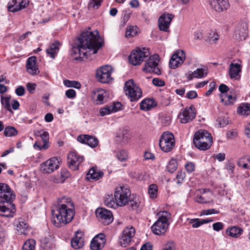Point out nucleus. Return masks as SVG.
Returning <instances> with one entry per match:
<instances>
[{
	"instance_id": "14",
	"label": "nucleus",
	"mask_w": 250,
	"mask_h": 250,
	"mask_svg": "<svg viewBox=\"0 0 250 250\" xmlns=\"http://www.w3.org/2000/svg\"><path fill=\"white\" fill-rule=\"evenodd\" d=\"M97 217L100 221L105 225L110 224L113 221V216L111 212L104 208H99L96 210Z\"/></svg>"
},
{
	"instance_id": "15",
	"label": "nucleus",
	"mask_w": 250,
	"mask_h": 250,
	"mask_svg": "<svg viewBox=\"0 0 250 250\" xmlns=\"http://www.w3.org/2000/svg\"><path fill=\"white\" fill-rule=\"evenodd\" d=\"M135 229L132 227L125 228L120 239V243L122 247H126L131 242V239L135 235Z\"/></svg>"
},
{
	"instance_id": "35",
	"label": "nucleus",
	"mask_w": 250,
	"mask_h": 250,
	"mask_svg": "<svg viewBox=\"0 0 250 250\" xmlns=\"http://www.w3.org/2000/svg\"><path fill=\"white\" fill-rule=\"evenodd\" d=\"M243 230L236 227H233L227 229L226 234L231 237H238L242 233Z\"/></svg>"
},
{
	"instance_id": "54",
	"label": "nucleus",
	"mask_w": 250,
	"mask_h": 250,
	"mask_svg": "<svg viewBox=\"0 0 250 250\" xmlns=\"http://www.w3.org/2000/svg\"><path fill=\"white\" fill-rule=\"evenodd\" d=\"M69 175L68 172L65 170H63L61 172L60 174V177L59 179H56V182L60 183L63 182L65 179L67 178Z\"/></svg>"
},
{
	"instance_id": "20",
	"label": "nucleus",
	"mask_w": 250,
	"mask_h": 250,
	"mask_svg": "<svg viewBox=\"0 0 250 250\" xmlns=\"http://www.w3.org/2000/svg\"><path fill=\"white\" fill-rule=\"evenodd\" d=\"M105 242V235L100 233L96 235L91 240L90 248L92 250H100L104 247Z\"/></svg>"
},
{
	"instance_id": "64",
	"label": "nucleus",
	"mask_w": 250,
	"mask_h": 250,
	"mask_svg": "<svg viewBox=\"0 0 250 250\" xmlns=\"http://www.w3.org/2000/svg\"><path fill=\"white\" fill-rule=\"evenodd\" d=\"M197 97V93L195 91L191 90L188 91L186 95V97L189 99H192Z\"/></svg>"
},
{
	"instance_id": "63",
	"label": "nucleus",
	"mask_w": 250,
	"mask_h": 250,
	"mask_svg": "<svg viewBox=\"0 0 250 250\" xmlns=\"http://www.w3.org/2000/svg\"><path fill=\"white\" fill-rule=\"evenodd\" d=\"M229 89L228 86L224 84H221L219 87V90L221 92V94H226Z\"/></svg>"
},
{
	"instance_id": "45",
	"label": "nucleus",
	"mask_w": 250,
	"mask_h": 250,
	"mask_svg": "<svg viewBox=\"0 0 250 250\" xmlns=\"http://www.w3.org/2000/svg\"><path fill=\"white\" fill-rule=\"evenodd\" d=\"M128 203L129 206L133 210L137 209L140 206V201L138 197H135L132 199L129 197Z\"/></svg>"
},
{
	"instance_id": "56",
	"label": "nucleus",
	"mask_w": 250,
	"mask_h": 250,
	"mask_svg": "<svg viewBox=\"0 0 250 250\" xmlns=\"http://www.w3.org/2000/svg\"><path fill=\"white\" fill-rule=\"evenodd\" d=\"M213 229L216 231H219L223 229L224 228V225L221 222H216L212 225Z\"/></svg>"
},
{
	"instance_id": "8",
	"label": "nucleus",
	"mask_w": 250,
	"mask_h": 250,
	"mask_svg": "<svg viewBox=\"0 0 250 250\" xmlns=\"http://www.w3.org/2000/svg\"><path fill=\"white\" fill-rule=\"evenodd\" d=\"M175 146V139L173 135L169 132H164L159 140V146L165 152L170 151Z\"/></svg>"
},
{
	"instance_id": "51",
	"label": "nucleus",
	"mask_w": 250,
	"mask_h": 250,
	"mask_svg": "<svg viewBox=\"0 0 250 250\" xmlns=\"http://www.w3.org/2000/svg\"><path fill=\"white\" fill-rule=\"evenodd\" d=\"M177 168V162L175 159H171L167 166L169 172L173 173Z\"/></svg>"
},
{
	"instance_id": "19",
	"label": "nucleus",
	"mask_w": 250,
	"mask_h": 250,
	"mask_svg": "<svg viewBox=\"0 0 250 250\" xmlns=\"http://www.w3.org/2000/svg\"><path fill=\"white\" fill-rule=\"evenodd\" d=\"M173 18L174 15L171 14L164 13L162 15L158 20L159 29L165 32L168 31L170 22Z\"/></svg>"
},
{
	"instance_id": "30",
	"label": "nucleus",
	"mask_w": 250,
	"mask_h": 250,
	"mask_svg": "<svg viewBox=\"0 0 250 250\" xmlns=\"http://www.w3.org/2000/svg\"><path fill=\"white\" fill-rule=\"evenodd\" d=\"M103 172L97 167H93L88 171L87 174V178L88 180L93 179L97 180L103 177Z\"/></svg>"
},
{
	"instance_id": "21",
	"label": "nucleus",
	"mask_w": 250,
	"mask_h": 250,
	"mask_svg": "<svg viewBox=\"0 0 250 250\" xmlns=\"http://www.w3.org/2000/svg\"><path fill=\"white\" fill-rule=\"evenodd\" d=\"M211 8L218 12L227 10L229 5L228 0H209Z\"/></svg>"
},
{
	"instance_id": "4",
	"label": "nucleus",
	"mask_w": 250,
	"mask_h": 250,
	"mask_svg": "<svg viewBox=\"0 0 250 250\" xmlns=\"http://www.w3.org/2000/svg\"><path fill=\"white\" fill-rule=\"evenodd\" d=\"M193 143L196 147L201 150H206L210 148L212 143V138L210 133L205 130H200L194 135Z\"/></svg>"
},
{
	"instance_id": "50",
	"label": "nucleus",
	"mask_w": 250,
	"mask_h": 250,
	"mask_svg": "<svg viewBox=\"0 0 250 250\" xmlns=\"http://www.w3.org/2000/svg\"><path fill=\"white\" fill-rule=\"evenodd\" d=\"M116 157L118 160L124 162L126 161L128 158V153L125 150H122L117 152Z\"/></svg>"
},
{
	"instance_id": "31",
	"label": "nucleus",
	"mask_w": 250,
	"mask_h": 250,
	"mask_svg": "<svg viewBox=\"0 0 250 250\" xmlns=\"http://www.w3.org/2000/svg\"><path fill=\"white\" fill-rule=\"evenodd\" d=\"M16 229L21 234L26 235L28 231V225L22 219H20L15 223Z\"/></svg>"
},
{
	"instance_id": "59",
	"label": "nucleus",
	"mask_w": 250,
	"mask_h": 250,
	"mask_svg": "<svg viewBox=\"0 0 250 250\" xmlns=\"http://www.w3.org/2000/svg\"><path fill=\"white\" fill-rule=\"evenodd\" d=\"M152 83L157 86H162L165 85L164 81L159 78H154L152 80Z\"/></svg>"
},
{
	"instance_id": "10",
	"label": "nucleus",
	"mask_w": 250,
	"mask_h": 250,
	"mask_svg": "<svg viewBox=\"0 0 250 250\" xmlns=\"http://www.w3.org/2000/svg\"><path fill=\"white\" fill-rule=\"evenodd\" d=\"M159 61L160 58L158 55L154 54L150 56L145 63L143 70L147 72L153 73L157 75H160L161 74V71L158 67Z\"/></svg>"
},
{
	"instance_id": "58",
	"label": "nucleus",
	"mask_w": 250,
	"mask_h": 250,
	"mask_svg": "<svg viewBox=\"0 0 250 250\" xmlns=\"http://www.w3.org/2000/svg\"><path fill=\"white\" fill-rule=\"evenodd\" d=\"M15 92L18 96H22L25 93V88L22 86H19L16 89Z\"/></svg>"
},
{
	"instance_id": "24",
	"label": "nucleus",
	"mask_w": 250,
	"mask_h": 250,
	"mask_svg": "<svg viewBox=\"0 0 250 250\" xmlns=\"http://www.w3.org/2000/svg\"><path fill=\"white\" fill-rule=\"evenodd\" d=\"M36 57L34 56L29 57L26 62V69L28 73L32 75L39 74L38 68L36 65Z\"/></svg>"
},
{
	"instance_id": "52",
	"label": "nucleus",
	"mask_w": 250,
	"mask_h": 250,
	"mask_svg": "<svg viewBox=\"0 0 250 250\" xmlns=\"http://www.w3.org/2000/svg\"><path fill=\"white\" fill-rule=\"evenodd\" d=\"M42 138V142L43 143V147L44 149H46L48 148L49 145L48 140L49 139V134L46 131H43L42 132V134L40 137Z\"/></svg>"
},
{
	"instance_id": "18",
	"label": "nucleus",
	"mask_w": 250,
	"mask_h": 250,
	"mask_svg": "<svg viewBox=\"0 0 250 250\" xmlns=\"http://www.w3.org/2000/svg\"><path fill=\"white\" fill-rule=\"evenodd\" d=\"M108 93L102 89L93 90L92 92L91 98L97 104H102L107 101Z\"/></svg>"
},
{
	"instance_id": "43",
	"label": "nucleus",
	"mask_w": 250,
	"mask_h": 250,
	"mask_svg": "<svg viewBox=\"0 0 250 250\" xmlns=\"http://www.w3.org/2000/svg\"><path fill=\"white\" fill-rule=\"evenodd\" d=\"M138 27L137 26H130L127 28L125 32V37L129 38L135 36L138 33Z\"/></svg>"
},
{
	"instance_id": "29",
	"label": "nucleus",
	"mask_w": 250,
	"mask_h": 250,
	"mask_svg": "<svg viewBox=\"0 0 250 250\" xmlns=\"http://www.w3.org/2000/svg\"><path fill=\"white\" fill-rule=\"evenodd\" d=\"M13 4H10L8 6L9 11L12 12H15L21 10L26 7L29 3L28 0H21L19 2L18 4H17V0H13Z\"/></svg>"
},
{
	"instance_id": "41",
	"label": "nucleus",
	"mask_w": 250,
	"mask_h": 250,
	"mask_svg": "<svg viewBox=\"0 0 250 250\" xmlns=\"http://www.w3.org/2000/svg\"><path fill=\"white\" fill-rule=\"evenodd\" d=\"M237 112L241 115H248L250 114V104L247 103L240 105L238 108Z\"/></svg>"
},
{
	"instance_id": "40",
	"label": "nucleus",
	"mask_w": 250,
	"mask_h": 250,
	"mask_svg": "<svg viewBox=\"0 0 250 250\" xmlns=\"http://www.w3.org/2000/svg\"><path fill=\"white\" fill-rule=\"evenodd\" d=\"M104 205L108 208H115L119 207L116 203V201L114 200L112 196L107 195L105 197L104 201Z\"/></svg>"
},
{
	"instance_id": "26",
	"label": "nucleus",
	"mask_w": 250,
	"mask_h": 250,
	"mask_svg": "<svg viewBox=\"0 0 250 250\" xmlns=\"http://www.w3.org/2000/svg\"><path fill=\"white\" fill-rule=\"evenodd\" d=\"M208 73V69L206 67H204L197 68L194 72H189L187 75L188 80H191L193 78H204L207 76Z\"/></svg>"
},
{
	"instance_id": "32",
	"label": "nucleus",
	"mask_w": 250,
	"mask_h": 250,
	"mask_svg": "<svg viewBox=\"0 0 250 250\" xmlns=\"http://www.w3.org/2000/svg\"><path fill=\"white\" fill-rule=\"evenodd\" d=\"M117 137L118 140L122 143L126 144L130 139V134L129 131L126 129H122L118 133Z\"/></svg>"
},
{
	"instance_id": "17",
	"label": "nucleus",
	"mask_w": 250,
	"mask_h": 250,
	"mask_svg": "<svg viewBox=\"0 0 250 250\" xmlns=\"http://www.w3.org/2000/svg\"><path fill=\"white\" fill-rule=\"evenodd\" d=\"M68 163L70 168L77 170L79 165L83 162V158L78 155L76 152L71 151L67 156Z\"/></svg>"
},
{
	"instance_id": "49",
	"label": "nucleus",
	"mask_w": 250,
	"mask_h": 250,
	"mask_svg": "<svg viewBox=\"0 0 250 250\" xmlns=\"http://www.w3.org/2000/svg\"><path fill=\"white\" fill-rule=\"evenodd\" d=\"M158 191L157 186L155 184L150 185L148 189V192L151 198H155L157 197Z\"/></svg>"
},
{
	"instance_id": "11",
	"label": "nucleus",
	"mask_w": 250,
	"mask_h": 250,
	"mask_svg": "<svg viewBox=\"0 0 250 250\" xmlns=\"http://www.w3.org/2000/svg\"><path fill=\"white\" fill-rule=\"evenodd\" d=\"M112 71L113 68L110 65H106L102 66L97 71V79L102 83H109L113 80L111 77Z\"/></svg>"
},
{
	"instance_id": "42",
	"label": "nucleus",
	"mask_w": 250,
	"mask_h": 250,
	"mask_svg": "<svg viewBox=\"0 0 250 250\" xmlns=\"http://www.w3.org/2000/svg\"><path fill=\"white\" fill-rule=\"evenodd\" d=\"M36 241L30 239L26 241L23 245L22 250H35Z\"/></svg>"
},
{
	"instance_id": "60",
	"label": "nucleus",
	"mask_w": 250,
	"mask_h": 250,
	"mask_svg": "<svg viewBox=\"0 0 250 250\" xmlns=\"http://www.w3.org/2000/svg\"><path fill=\"white\" fill-rule=\"evenodd\" d=\"M66 96L70 99H73L76 97V92L74 90L70 89L65 92Z\"/></svg>"
},
{
	"instance_id": "16",
	"label": "nucleus",
	"mask_w": 250,
	"mask_h": 250,
	"mask_svg": "<svg viewBox=\"0 0 250 250\" xmlns=\"http://www.w3.org/2000/svg\"><path fill=\"white\" fill-rule=\"evenodd\" d=\"M196 112L195 108L192 106L186 108L181 112L178 116L180 122L183 124H186L191 122L195 118Z\"/></svg>"
},
{
	"instance_id": "25",
	"label": "nucleus",
	"mask_w": 250,
	"mask_h": 250,
	"mask_svg": "<svg viewBox=\"0 0 250 250\" xmlns=\"http://www.w3.org/2000/svg\"><path fill=\"white\" fill-rule=\"evenodd\" d=\"M75 234L76 236L71 240V246L75 249H78L84 245L83 234L81 231H76Z\"/></svg>"
},
{
	"instance_id": "38",
	"label": "nucleus",
	"mask_w": 250,
	"mask_h": 250,
	"mask_svg": "<svg viewBox=\"0 0 250 250\" xmlns=\"http://www.w3.org/2000/svg\"><path fill=\"white\" fill-rule=\"evenodd\" d=\"M154 105V101L150 99H146L140 103V109L144 110H149Z\"/></svg>"
},
{
	"instance_id": "46",
	"label": "nucleus",
	"mask_w": 250,
	"mask_h": 250,
	"mask_svg": "<svg viewBox=\"0 0 250 250\" xmlns=\"http://www.w3.org/2000/svg\"><path fill=\"white\" fill-rule=\"evenodd\" d=\"M64 85L68 87H74L75 88L79 89L81 87V83L75 81H69L68 80H65L63 81Z\"/></svg>"
},
{
	"instance_id": "48",
	"label": "nucleus",
	"mask_w": 250,
	"mask_h": 250,
	"mask_svg": "<svg viewBox=\"0 0 250 250\" xmlns=\"http://www.w3.org/2000/svg\"><path fill=\"white\" fill-rule=\"evenodd\" d=\"M237 164L239 167L250 169V161L249 159L244 157L241 158L238 160Z\"/></svg>"
},
{
	"instance_id": "53",
	"label": "nucleus",
	"mask_w": 250,
	"mask_h": 250,
	"mask_svg": "<svg viewBox=\"0 0 250 250\" xmlns=\"http://www.w3.org/2000/svg\"><path fill=\"white\" fill-rule=\"evenodd\" d=\"M102 1L103 0H90L88 4V8L89 9L99 8Z\"/></svg>"
},
{
	"instance_id": "2",
	"label": "nucleus",
	"mask_w": 250,
	"mask_h": 250,
	"mask_svg": "<svg viewBox=\"0 0 250 250\" xmlns=\"http://www.w3.org/2000/svg\"><path fill=\"white\" fill-rule=\"evenodd\" d=\"M74 206L70 198L62 197L58 199L56 210H52V222L57 227L70 222L74 216Z\"/></svg>"
},
{
	"instance_id": "6",
	"label": "nucleus",
	"mask_w": 250,
	"mask_h": 250,
	"mask_svg": "<svg viewBox=\"0 0 250 250\" xmlns=\"http://www.w3.org/2000/svg\"><path fill=\"white\" fill-rule=\"evenodd\" d=\"M124 90L126 95L131 102L137 101L142 96V90L132 79L125 83Z\"/></svg>"
},
{
	"instance_id": "44",
	"label": "nucleus",
	"mask_w": 250,
	"mask_h": 250,
	"mask_svg": "<svg viewBox=\"0 0 250 250\" xmlns=\"http://www.w3.org/2000/svg\"><path fill=\"white\" fill-rule=\"evenodd\" d=\"M18 134V131L12 126L6 127L4 130V135L6 137L15 136Z\"/></svg>"
},
{
	"instance_id": "34",
	"label": "nucleus",
	"mask_w": 250,
	"mask_h": 250,
	"mask_svg": "<svg viewBox=\"0 0 250 250\" xmlns=\"http://www.w3.org/2000/svg\"><path fill=\"white\" fill-rule=\"evenodd\" d=\"M221 101L225 105H229L233 104L236 100V97L227 94H220Z\"/></svg>"
},
{
	"instance_id": "12",
	"label": "nucleus",
	"mask_w": 250,
	"mask_h": 250,
	"mask_svg": "<svg viewBox=\"0 0 250 250\" xmlns=\"http://www.w3.org/2000/svg\"><path fill=\"white\" fill-rule=\"evenodd\" d=\"M59 161L57 158L53 157L41 165V170L43 173L49 174L59 168Z\"/></svg>"
},
{
	"instance_id": "1",
	"label": "nucleus",
	"mask_w": 250,
	"mask_h": 250,
	"mask_svg": "<svg viewBox=\"0 0 250 250\" xmlns=\"http://www.w3.org/2000/svg\"><path fill=\"white\" fill-rule=\"evenodd\" d=\"M103 43V41L97 30L94 32L83 31L78 38L76 45L72 48V57L75 60L87 58L91 54L97 53Z\"/></svg>"
},
{
	"instance_id": "33",
	"label": "nucleus",
	"mask_w": 250,
	"mask_h": 250,
	"mask_svg": "<svg viewBox=\"0 0 250 250\" xmlns=\"http://www.w3.org/2000/svg\"><path fill=\"white\" fill-rule=\"evenodd\" d=\"M60 42L55 41L50 44V46L46 50V53L51 58L54 59L59 50Z\"/></svg>"
},
{
	"instance_id": "36",
	"label": "nucleus",
	"mask_w": 250,
	"mask_h": 250,
	"mask_svg": "<svg viewBox=\"0 0 250 250\" xmlns=\"http://www.w3.org/2000/svg\"><path fill=\"white\" fill-rule=\"evenodd\" d=\"M200 192L202 194V195H197L195 198V201L201 204H207V203H213V200H208L206 199L205 195L206 193V189H201Z\"/></svg>"
},
{
	"instance_id": "27",
	"label": "nucleus",
	"mask_w": 250,
	"mask_h": 250,
	"mask_svg": "<svg viewBox=\"0 0 250 250\" xmlns=\"http://www.w3.org/2000/svg\"><path fill=\"white\" fill-rule=\"evenodd\" d=\"M248 27L246 23H243L237 27L235 32L234 36L237 40H245L247 36Z\"/></svg>"
},
{
	"instance_id": "28",
	"label": "nucleus",
	"mask_w": 250,
	"mask_h": 250,
	"mask_svg": "<svg viewBox=\"0 0 250 250\" xmlns=\"http://www.w3.org/2000/svg\"><path fill=\"white\" fill-rule=\"evenodd\" d=\"M241 71V66L238 63L231 62L229 67V75L231 79L238 80L240 78L239 73Z\"/></svg>"
},
{
	"instance_id": "22",
	"label": "nucleus",
	"mask_w": 250,
	"mask_h": 250,
	"mask_svg": "<svg viewBox=\"0 0 250 250\" xmlns=\"http://www.w3.org/2000/svg\"><path fill=\"white\" fill-rule=\"evenodd\" d=\"M122 105L121 103L119 102L106 105L100 109V114L101 116H104L111 113L116 112L121 109Z\"/></svg>"
},
{
	"instance_id": "47",
	"label": "nucleus",
	"mask_w": 250,
	"mask_h": 250,
	"mask_svg": "<svg viewBox=\"0 0 250 250\" xmlns=\"http://www.w3.org/2000/svg\"><path fill=\"white\" fill-rule=\"evenodd\" d=\"M10 99L9 96H1V103L4 106V107L8 111L12 112L10 104Z\"/></svg>"
},
{
	"instance_id": "55",
	"label": "nucleus",
	"mask_w": 250,
	"mask_h": 250,
	"mask_svg": "<svg viewBox=\"0 0 250 250\" xmlns=\"http://www.w3.org/2000/svg\"><path fill=\"white\" fill-rule=\"evenodd\" d=\"M185 168L188 173H191L195 170V165L192 162H188L185 165Z\"/></svg>"
},
{
	"instance_id": "9",
	"label": "nucleus",
	"mask_w": 250,
	"mask_h": 250,
	"mask_svg": "<svg viewBox=\"0 0 250 250\" xmlns=\"http://www.w3.org/2000/svg\"><path fill=\"white\" fill-rule=\"evenodd\" d=\"M149 55V53L147 49L138 48L132 52L129 56V61L130 63L134 65H139Z\"/></svg>"
},
{
	"instance_id": "23",
	"label": "nucleus",
	"mask_w": 250,
	"mask_h": 250,
	"mask_svg": "<svg viewBox=\"0 0 250 250\" xmlns=\"http://www.w3.org/2000/svg\"><path fill=\"white\" fill-rule=\"evenodd\" d=\"M77 141L83 144H85L91 147H96L98 144V139L88 135H80L77 137Z\"/></svg>"
},
{
	"instance_id": "62",
	"label": "nucleus",
	"mask_w": 250,
	"mask_h": 250,
	"mask_svg": "<svg viewBox=\"0 0 250 250\" xmlns=\"http://www.w3.org/2000/svg\"><path fill=\"white\" fill-rule=\"evenodd\" d=\"M36 86V84L34 83H28L26 85L27 89L31 94L34 93Z\"/></svg>"
},
{
	"instance_id": "61",
	"label": "nucleus",
	"mask_w": 250,
	"mask_h": 250,
	"mask_svg": "<svg viewBox=\"0 0 250 250\" xmlns=\"http://www.w3.org/2000/svg\"><path fill=\"white\" fill-rule=\"evenodd\" d=\"M185 173L182 171H179L177 174V183L180 184L182 182L185 177Z\"/></svg>"
},
{
	"instance_id": "13",
	"label": "nucleus",
	"mask_w": 250,
	"mask_h": 250,
	"mask_svg": "<svg viewBox=\"0 0 250 250\" xmlns=\"http://www.w3.org/2000/svg\"><path fill=\"white\" fill-rule=\"evenodd\" d=\"M186 59V55L183 50L176 51L171 57L169 65L172 69H175L181 65Z\"/></svg>"
},
{
	"instance_id": "37",
	"label": "nucleus",
	"mask_w": 250,
	"mask_h": 250,
	"mask_svg": "<svg viewBox=\"0 0 250 250\" xmlns=\"http://www.w3.org/2000/svg\"><path fill=\"white\" fill-rule=\"evenodd\" d=\"M212 220L209 219H199L198 218L190 219L189 223L192 225L193 228H197L201 225L212 222Z\"/></svg>"
},
{
	"instance_id": "5",
	"label": "nucleus",
	"mask_w": 250,
	"mask_h": 250,
	"mask_svg": "<svg viewBox=\"0 0 250 250\" xmlns=\"http://www.w3.org/2000/svg\"><path fill=\"white\" fill-rule=\"evenodd\" d=\"M157 216L158 219L152 226L151 229L155 234L161 235L165 233L168 228V221L170 218V214L168 212L165 211L159 212Z\"/></svg>"
},
{
	"instance_id": "57",
	"label": "nucleus",
	"mask_w": 250,
	"mask_h": 250,
	"mask_svg": "<svg viewBox=\"0 0 250 250\" xmlns=\"http://www.w3.org/2000/svg\"><path fill=\"white\" fill-rule=\"evenodd\" d=\"M219 212L218 210H215V209L211 208L208 209H206L202 211L201 214L202 215H210L212 214H217Z\"/></svg>"
},
{
	"instance_id": "39",
	"label": "nucleus",
	"mask_w": 250,
	"mask_h": 250,
	"mask_svg": "<svg viewBox=\"0 0 250 250\" xmlns=\"http://www.w3.org/2000/svg\"><path fill=\"white\" fill-rule=\"evenodd\" d=\"M218 39L219 35L217 32L216 31H211L208 33L205 41L209 43L213 44L216 43Z\"/></svg>"
},
{
	"instance_id": "7",
	"label": "nucleus",
	"mask_w": 250,
	"mask_h": 250,
	"mask_svg": "<svg viewBox=\"0 0 250 250\" xmlns=\"http://www.w3.org/2000/svg\"><path fill=\"white\" fill-rule=\"evenodd\" d=\"M131 192L127 186H121L116 188L114 199L119 207H124L128 203Z\"/></svg>"
},
{
	"instance_id": "3",
	"label": "nucleus",
	"mask_w": 250,
	"mask_h": 250,
	"mask_svg": "<svg viewBox=\"0 0 250 250\" xmlns=\"http://www.w3.org/2000/svg\"><path fill=\"white\" fill-rule=\"evenodd\" d=\"M0 216L5 217H13L16 209L13 201L15 194L9 186L4 183H0Z\"/></svg>"
}]
</instances>
